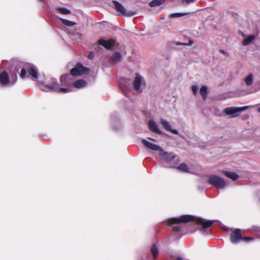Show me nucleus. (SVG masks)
Here are the masks:
<instances>
[{"instance_id":"nucleus-30","label":"nucleus","mask_w":260,"mask_h":260,"mask_svg":"<svg viewBox=\"0 0 260 260\" xmlns=\"http://www.w3.org/2000/svg\"><path fill=\"white\" fill-rule=\"evenodd\" d=\"M194 95H196L198 91V86L196 85H193L191 87Z\"/></svg>"},{"instance_id":"nucleus-13","label":"nucleus","mask_w":260,"mask_h":260,"mask_svg":"<svg viewBox=\"0 0 260 260\" xmlns=\"http://www.w3.org/2000/svg\"><path fill=\"white\" fill-rule=\"evenodd\" d=\"M142 142L145 147H146L147 148H149L150 150L154 151H159V152L160 150L162 149L158 145L153 144L145 139H142Z\"/></svg>"},{"instance_id":"nucleus-27","label":"nucleus","mask_w":260,"mask_h":260,"mask_svg":"<svg viewBox=\"0 0 260 260\" xmlns=\"http://www.w3.org/2000/svg\"><path fill=\"white\" fill-rule=\"evenodd\" d=\"M57 10L62 14L67 15L71 13V11L66 8H58Z\"/></svg>"},{"instance_id":"nucleus-22","label":"nucleus","mask_w":260,"mask_h":260,"mask_svg":"<svg viewBox=\"0 0 260 260\" xmlns=\"http://www.w3.org/2000/svg\"><path fill=\"white\" fill-rule=\"evenodd\" d=\"M244 82L246 85L250 86L253 82V76L252 74H249L245 79Z\"/></svg>"},{"instance_id":"nucleus-6","label":"nucleus","mask_w":260,"mask_h":260,"mask_svg":"<svg viewBox=\"0 0 260 260\" xmlns=\"http://www.w3.org/2000/svg\"><path fill=\"white\" fill-rule=\"evenodd\" d=\"M208 183L217 188L222 189L226 185L225 180L217 175H211L209 177Z\"/></svg>"},{"instance_id":"nucleus-26","label":"nucleus","mask_w":260,"mask_h":260,"mask_svg":"<svg viewBox=\"0 0 260 260\" xmlns=\"http://www.w3.org/2000/svg\"><path fill=\"white\" fill-rule=\"evenodd\" d=\"M177 169L184 172H188V167L185 164H180L177 168Z\"/></svg>"},{"instance_id":"nucleus-24","label":"nucleus","mask_w":260,"mask_h":260,"mask_svg":"<svg viewBox=\"0 0 260 260\" xmlns=\"http://www.w3.org/2000/svg\"><path fill=\"white\" fill-rule=\"evenodd\" d=\"M60 20L61 21V22L64 25L68 26H72L75 25L76 24L75 22L73 21H71L63 18H60Z\"/></svg>"},{"instance_id":"nucleus-34","label":"nucleus","mask_w":260,"mask_h":260,"mask_svg":"<svg viewBox=\"0 0 260 260\" xmlns=\"http://www.w3.org/2000/svg\"><path fill=\"white\" fill-rule=\"evenodd\" d=\"M193 43V41L192 40H190L189 41L188 45L191 46V45H192Z\"/></svg>"},{"instance_id":"nucleus-18","label":"nucleus","mask_w":260,"mask_h":260,"mask_svg":"<svg viewBox=\"0 0 260 260\" xmlns=\"http://www.w3.org/2000/svg\"><path fill=\"white\" fill-rule=\"evenodd\" d=\"M74 86L77 88L84 87L86 85V82L83 80H78L74 83Z\"/></svg>"},{"instance_id":"nucleus-20","label":"nucleus","mask_w":260,"mask_h":260,"mask_svg":"<svg viewBox=\"0 0 260 260\" xmlns=\"http://www.w3.org/2000/svg\"><path fill=\"white\" fill-rule=\"evenodd\" d=\"M207 90L208 87L206 86H203L200 90V93L204 100H205L207 96Z\"/></svg>"},{"instance_id":"nucleus-40","label":"nucleus","mask_w":260,"mask_h":260,"mask_svg":"<svg viewBox=\"0 0 260 260\" xmlns=\"http://www.w3.org/2000/svg\"><path fill=\"white\" fill-rule=\"evenodd\" d=\"M160 19H165V17H161L160 18Z\"/></svg>"},{"instance_id":"nucleus-29","label":"nucleus","mask_w":260,"mask_h":260,"mask_svg":"<svg viewBox=\"0 0 260 260\" xmlns=\"http://www.w3.org/2000/svg\"><path fill=\"white\" fill-rule=\"evenodd\" d=\"M250 231L252 232H259L260 228L256 226H253L251 228Z\"/></svg>"},{"instance_id":"nucleus-8","label":"nucleus","mask_w":260,"mask_h":260,"mask_svg":"<svg viewBox=\"0 0 260 260\" xmlns=\"http://www.w3.org/2000/svg\"><path fill=\"white\" fill-rule=\"evenodd\" d=\"M231 241L233 244H237L239 242L240 240L243 239L245 241L252 240L253 239L250 237H245L242 238L241 230L237 229L235 231L231 234Z\"/></svg>"},{"instance_id":"nucleus-3","label":"nucleus","mask_w":260,"mask_h":260,"mask_svg":"<svg viewBox=\"0 0 260 260\" xmlns=\"http://www.w3.org/2000/svg\"><path fill=\"white\" fill-rule=\"evenodd\" d=\"M17 80V73L12 74L9 77L7 72L4 71L0 74V83L3 86H12Z\"/></svg>"},{"instance_id":"nucleus-9","label":"nucleus","mask_w":260,"mask_h":260,"mask_svg":"<svg viewBox=\"0 0 260 260\" xmlns=\"http://www.w3.org/2000/svg\"><path fill=\"white\" fill-rule=\"evenodd\" d=\"M113 5L116 11L123 15L126 16H132L134 15L136 13L132 11L127 12L125 8L118 2L116 1H113Z\"/></svg>"},{"instance_id":"nucleus-42","label":"nucleus","mask_w":260,"mask_h":260,"mask_svg":"<svg viewBox=\"0 0 260 260\" xmlns=\"http://www.w3.org/2000/svg\"><path fill=\"white\" fill-rule=\"evenodd\" d=\"M40 2H42L43 0H39Z\"/></svg>"},{"instance_id":"nucleus-2","label":"nucleus","mask_w":260,"mask_h":260,"mask_svg":"<svg viewBox=\"0 0 260 260\" xmlns=\"http://www.w3.org/2000/svg\"><path fill=\"white\" fill-rule=\"evenodd\" d=\"M71 74L63 75L60 77V82L63 86H70L73 82V76H77L82 74H88L90 72L88 68L85 67L81 63H78L77 66L71 70Z\"/></svg>"},{"instance_id":"nucleus-15","label":"nucleus","mask_w":260,"mask_h":260,"mask_svg":"<svg viewBox=\"0 0 260 260\" xmlns=\"http://www.w3.org/2000/svg\"><path fill=\"white\" fill-rule=\"evenodd\" d=\"M238 107H231L226 108L224 110V112L226 115H233V117H235L238 115L237 113H239Z\"/></svg>"},{"instance_id":"nucleus-5","label":"nucleus","mask_w":260,"mask_h":260,"mask_svg":"<svg viewBox=\"0 0 260 260\" xmlns=\"http://www.w3.org/2000/svg\"><path fill=\"white\" fill-rule=\"evenodd\" d=\"M27 72L28 76H31L34 79H36L38 78V73L36 67L32 64H28L25 68H22L21 71L20 77L24 79L26 77Z\"/></svg>"},{"instance_id":"nucleus-1","label":"nucleus","mask_w":260,"mask_h":260,"mask_svg":"<svg viewBox=\"0 0 260 260\" xmlns=\"http://www.w3.org/2000/svg\"><path fill=\"white\" fill-rule=\"evenodd\" d=\"M191 221H195L198 223L201 224L202 225V229L210 227L215 221V220H205L204 219L190 215H184L180 217L172 218L169 219L168 222L173 231L178 232L180 231L181 223H187Z\"/></svg>"},{"instance_id":"nucleus-33","label":"nucleus","mask_w":260,"mask_h":260,"mask_svg":"<svg viewBox=\"0 0 260 260\" xmlns=\"http://www.w3.org/2000/svg\"><path fill=\"white\" fill-rule=\"evenodd\" d=\"M94 54L92 52H90L88 55V58L90 59H93L94 58Z\"/></svg>"},{"instance_id":"nucleus-37","label":"nucleus","mask_w":260,"mask_h":260,"mask_svg":"<svg viewBox=\"0 0 260 260\" xmlns=\"http://www.w3.org/2000/svg\"><path fill=\"white\" fill-rule=\"evenodd\" d=\"M220 52L221 53H223V54H224V51L223 50H220Z\"/></svg>"},{"instance_id":"nucleus-14","label":"nucleus","mask_w":260,"mask_h":260,"mask_svg":"<svg viewBox=\"0 0 260 260\" xmlns=\"http://www.w3.org/2000/svg\"><path fill=\"white\" fill-rule=\"evenodd\" d=\"M148 125L149 128V129L154 132L156 134H161L162 133L161 131L159 130L157 124L156 122L153 120H150L148 122Z\"/></svg>"},{"instance_id":"nucleus-11","label":"nucleus","mask_w":260,"mask_h":260,"mask_svg":"<svg viewBox=\"0 0 260 260\" xmlns=\"http://www.w3.org/2000/svg\"><path fill=\"white\" fill-rule=\"evenodd\" d=\"M160 122L163 127L168 132H172L173 134L175 135L178 134V132L176 129H172V125L170 122L162 118H160Z\"/></svg>"},{"instance_id":"nucleus-39","label":"nucleus","mask_w":260,"mask_h":260,"mask_svg":"<svg viewBox=\"0 0 260 260\" xmlns=\"http://www.w3.org/2000/svg\"><path fill=\"white\" fill-rule=\"evenodd\" d=\"M258 110V111L259 112H260V107L258 108V110Z\"/></svg>"},{"instance_id":"nucleus-21","label":"nucleus","mask_w":260,"mask_h":260,"mask_svg":"<svg viewBox=\"0 0 260 260\" xmlns=\"http://www.w3.org/2000/svg\"><path fill=\"white\" fill-rule=\"evenodd\" d=\"M255 38V36L254 35H250L248 36L243 41V45L244 46L248 45L253 40H254Z\"/></svg>"},{"instance_id":"nucleus-23","label":"nucleus","mask_w":260,"mask_h":260,"mask_svg":"<svg viewBox=\"0 0 260 260\" xmlns=\"http://www.w3.org/2000/svg\"><path fill=\"white\" fill-rule=\"evenodd\" d=\"M151 251L153 255L154 259L156 258L158 253V250L155 244L153 245L151 248Z\"/></svg>"},{"instance_id":"nucleus-28","label":"nucleus","mask_w":260,"mask_h":260,"mask_svg":"<svg viewBox=\"0 0 260 260\" xmlns=\"http://www.w3.org/2000/svg\"><path fill=\"white\" fill-rule=\"evenodd\" d=\"M186 15V13H172L171 14L169 15V18H174L175 17H179L183 16H184Z\"/></svg>"},{"instance_id":"nucleus-36","label":"nucleus","mask_w":260,"mask_h":260,"mask_svg":"<svg viewBox=\"0 0 260 260\" xmlns=\"http://www.w3.org/2000/svg\"><path fill=\"white\" fill-rule=\"evenodd\" d=\"M147 139L153 141H155V142L156 141V140L155 139H152V138H148Z\"/></svg>"},{"instance_id":"nucleus-12","label":"nucleus","mask_w":260,"mask_h":260,"mask_svg":"<svg viewBox=\"0 0 260 260\" xmlns=\"http://www.w3.org/2000/svg\"><path fill=\"white\" fill-rule=\"evenodd\" d=\"M98 43L99 45L103 46L105 48L107 49H112L114 45L115 42L114 40H106L104 39H100L98 41Z\"/></svg>"},{"instance_id":"nucleus-25","label":"nucleus","mask_w":260,"mask_h":260,"mask_svg":"<svg viewBox=\"0 0 260 260\" xmlns=\"http://www.w3.org/2000/svg\"><path fill=\"white\" fill-rule=\"evenodd\" d=\"M163 3V1L162 0H153L150 2L149 4V5L151 7L159 6Z\"/></svg>"},{"instance_id":"nucleus-38","label":"nucleus","mask_w":260,"mask_h":260,"mask_svg":"<svg viewBox=\"0 0 260 260\" xmlns=\"http://www.w3.org/2000/svg\"><path fill=\"white\" fill-rule=\"evenodd\" d=\"M177 45H179V43H177ZM179 44H182V43H179ZM183 45H186V44H185V43H183Z\"/></svg>"},{"instance_id":"nucleus-4","label":"nucleus","mask_w":260,"mask_h":260,"mask_svg":"<svg viewBox=\"0 0 260 260\" xmlns=\"http://www.w3.org/2000/svg\"><path fill=\"white\" fill-rule=\"evenodd\" d=\"M44 88L43 90L46 91H60L61 92H69L71 91L69 88H59V84L55 79H52L48 84L44 85Z\"/></svg>"},{"instance_id":"nucleus-7","label":"nucleus","mask_w":260,"mask_h":260,"mask_svg":"<svg viewBox=\"0 0 260 260\" xmlns=\"http://www.w3.org/2000/svg\"><path fill=\"white\" fill-rule=\"evenodd\" d=\"M145 86V82L144 78L140 75H137L133 82V88L138 93L142 92L143 87Z\"/></svg>"},{"instance_id":"nucleus-10","label":"nucleus","mask_w":260,"mask_h":260,"mask_svg":"<svg viewBox=\"0 0 260 260\" xmlns=\"http://www.w3.org/2000/svg\"><path fill=\"white\" fill-rule=\"evenodd\" d=\"M159 153L166 162H170L175 158V155L173 153L165 152L162 149L160 150Z\"/></svg>"},{"instance_id":"nucleus-31","label":"nucleus","mask_w":260,"mask_h":260,"mask_svg":"<svg viewBox=\"0 0 260 260\" xmlns=\"http://www.w3.org/2000/svg\"><path fill=\"white\" fill-rule=\"evenodd\" d=\"M195 0H182V3L183 4H189L194 2Z\"/></svg>"},{"instance_id":"nucleus-32","label":"nucleus","mask_w":260,"mask_h":260,"mask_svg":"<svg viewBox=\"0 0 260 260\" xmlns=\"http://www.w3.org/2000/svg\"><path fill=\"white\" fill-rule=\"evenodd\" d=\"M248 108V106H244V107H238V109H239L238 110L239 111V112H240L241 111H243L244 110L247 109Z\"/></svg>"},{"instance_id":"nucleus-35","label":"nucleus","mask_w":260,"mask_h":260,"mask_svg":"<svg viewBox=\"0 0 260 260\" xmlns=\"http://www.w3.org/2000/svg\"><path fill=\"white\" fill-rule=\"evenodd\" d=\"M176 260H183L181 257L178 256L176 258Z\"/></svg>"},{"instance_id":"nucleus-19","label":"nucleus","mask_w":260,"mask_h":260,"mask_svg":"<svg viewBox=\"0 0 260 260\" xmlns=\"http://www.w3.org/2000/svg\"><path fill=\"white\" fill-rule=\"evenodd\" d=\"M121 59V54L118 52H116L113 54L112 56L111 57V60L114 63H117L119 61H120Z\"/></svg>"},{"instance_id":"nucleus-17","label":"nucleus","mask_w":260,"mask_h":260,"mask_svg":"<svg viewBox=\"0 0 260 260\" xmlns=\"http://www.w3.org/2000/svg\"><path fill=\"white\" fill-rule=\"evenodd\" d=\"M131 83V81L129 79L126 78H121L119 80V85L121 88L124 87L128 88Z\"/></svg>"},{"instance_id":"nucleus-41","label":"nucleus","mask_w":260,"mask_h":260,"mask_svg":"<svg viewBox=\"0 0 260 260\" xmlns=\"http://www.w3.org/2000/svg\"><path fill=\"white\" fill-rule=\"evenodd\" d=\"M146 257L148 258H150V256H147Z\"/></svg>"},{"instance_id":"nucleus-16","label":"nucleus","mask_w":260,"mask_h":260,"mask_svg":"<svg viewBox=\"0 0 260 260\" xmlns=\"http://www.w3.org/2000/svg\"><path fill=\"white\" fill-rule=\"evenodd\" d=\"M223 173L225 176L233 180H236L239 178V175L233 172L223 171Z\"/></svg>"}]
</instances>
